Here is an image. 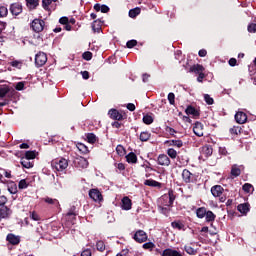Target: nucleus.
Masks as SVG:
<instances>
[{
  "label": "nucleus",
  "mask_w": 256,
  "mask_h": 256,
  "mask_svg": "<svg viewBox=\"0 0 256 256\" xmlns=\"http://www.w3.org/2000/svg\"><path fill=\"white\" fill-rule=\"evenodd\" d=\"M9 199L0 194V219H7L11 215V208L7 207Z\"/></svg>",
  "instance_id": "f257e3e1"
},
{
  "label": "nucleus",
  "mask_w": 256,
  "mask_h": 256,
  "mask_svg": "<svg viewBox=\"0 0 256 256\" xmlns=\"http://www.w3.org/2000/svg\"><path fill=\"white\" fill-rule=\"evenodd\" d=\"M51 167L57 171H65L69 167V161L65 158L55 159L52 160Z\"/></svg>",
  "instance_id": "f03ea898"
},
{
  "label": "nucleus",
  "mask_w": 256,
  "mask_h": 256,
  "mask_svg": "<svg viewBox=\"0 0 256 256\" xmlns=\"http://www.w3.org/2000/svg\"><path fill=\"white\" fill-rule=\"evenodd\" d=\"M211 193L213 197H219L220 203H225L227 201V196H223V193H225V188L221 185H215L211 188Z\"/></svg>",
  "instance_id": "7ed1b4c3"
},
{
  "label": "nucleus",
  "mask_w": 256,
  "mask_h": 256,
  "mask_svg": "<svg viewBox=\"0 0 256 256\" xmlns=\"http://www.w3.org/2000/svg\"><path fill=\"white\" fill-rule=\"evenodd\" d=\"M30 28L34 33H41L45 29V22L42 19L36 18L31 22Z\"/></svg>",
  "instance_id": "20e7f679"
},
{
  "label": "nucleus",
  "mask_w": 256,
  "mask_h": 256,
  "mask_svg": "<svg viewBox=\"0 0 256 256\" xmlns=\"http://www.w3.org/2000/svg\"><path fill=\"white\" fill-rule=\"evenodd\" d=\"M73 165L76 169H87V167H89V161L83 156H77L73 160Z\"/></svg>",
  "instance_id": "39448f33"
},
{
  "label": "nucleus",
  "mask_w": 256,
  "mask_h": 256,
  "mask_svg": "<svg viewBox=\"0 0 256 256\" xmlns=\"http://www.w3.org/2000/svg\"><path fill=\"white\" fill-rule=\"evenodd\" d=\"M182 179L184 183H196L197 182V175L191 173L188 169H184L182 171Z\"/></svg>",
  "instance_id": "423d86ee"
},
{
  "label": "nucleus",
  "mask_w": 256,
  "mask_h": 256,
  "mask_svg": "<svg viewBox=\"0 0 256 256\" xmlns=\"http://www.w3.org/2000/svg\"><path fill=\"white\" fill-rule=\"evenodd\" d=\"M132 239H134V241H136V243H145V241H147V239H149V236L147 235V232L144 230H137Z\"/></svg>",
  "instance_id": "0eeeda50"
},
{
  "label": "nucleus",
  "mask_w": 256,
  "mask_h": 256,
  "mask_svg": "<svg viewBox=\"0 0 256 256\" xmlns=\"http://www.w3.org/2000/svg\"><path fill=\"white\" fill-rule=\"evenodd\" d=\"M9 11L13 17H18V15H21L23 13V4L16 2L10 4Z\"/></svg>",
  "instance_id": "6e6552de"
},
{
  "label": "nucleus",
  "mask_w": 256,
  "mask_h": 256,
  "mask_svg": "<svg viewBox=\"0 0 256 256\" xmlns=\"http://www.w3.org/2000/svg\"><path fill=\"white\" fill-rule=\"evenodd\" d=\"M88 195L90 199L95 201V203H101V201H103V194L97 188L90 189Z\"/></svg>",
  "instance_id": "1a4fd4ad"
},
{
  "label": "nucleus",
  "mask_w": 256,
  "mask_h": 256,
  "mask_svg": "<svg viewBox=\"0 0 256 256\" xmlns=\"http://www.w3.org/2000/svg\"><path fill=\"white\" fill-rule=\"evenodd\" d=\"M47 63V54L44 52H39L35 56V64L37 67H43Z\"/></svg>",
  "instance_id": "9d476101"
},
{
  "label": "nucleus",
  "mask_w": 256,
  "mask_h": 256,
  "mask_svg": "<svg viewBox=\"0 0 256 256\" xmlns=\"http://www.w3.org/2000/svg\"><path fill=\"white\" fill-rule=\"evenodd\" d=\"M108 115L110 119H113V121H123V114L119 112V110L112 108L108 111Z\"/></svg>",
  "instance_id": "9b49d317"
},
{
  "label": "nucleus",
  "mask_w": 256,
  "mask_h": 256,
  "mask_svg": "<svg viewBox=\"0 0 256 256\" xmlns=\"http://www.w3.org/2000/svg\"><path fill=\"white\" fill-rule=\"evenodd\" d=\"M157 163L162 167H169V165H171V159L167 154H160L157 158Z\"/></svg>",
  "instance_id": "f8f14e48"
},
{
  "label": "nucleus",
  "mask_w": 256,
  "mask_h": 256,
  "mask_svg": "<svg viewBox=\"0 0 256 256\" xmlns=\"http://www.w3.org/2000/svg\"><path fill=\"white\" fill-rule=\"evenodd\" d=\"M6 241H8V243H10V245H19V243H21V237L16 236L13 233H9L6 236Z\"/></svg>",
  "instance_id": "ddd939ff"
},
{
  "label": "nucleus",
  "mask_w": 256,
  "mask_h": 256,
  "mask_svg": "<svg viewBox=\"0 0 256 256\" xmlns=\"http://www.w3.org/2000/svg\"><path fill=\"white\" fill-rule=\"evenodd\" d=\"M203 129H204L203 123L196 122L193 127V132L197 137H203L204 135Z\"/></svg>",
  "instance_id": "4468645a"
},
{
  "label": "nucleus",
  "mask_w": 256,
  "mask_h": 256,
  "mask_svg": "<svg viewBox=\"0 0 256 256\" xmlns=\"http://www.w3.org/2000/svg\"><path fill=\"white\" fill-rule=\"evenodd\" d=\"M188 72L195 73V75H199L200 73L205 72V67H203V65L201 64H194L189 68Z\"/></svg>",
  "instance_id": "2eb2a0df"
},
{
  "label": "nucleus",
  "mask_w": 256,
  "mask_h": 256,
  "mask_svg": "<svg viewBox=\"0 0 256 256\" xmlns=\"http://www.w3.org/2000/svg\"><path fill=\"white\" fill-rule=\"evenodd\" d=\"M235 121L236 123H239V125L247 123V114H245V112H237L235 114Z\"/></svg>",
  "instance_id": "dca6fc26"
},
{
  "label": "nucleus",
  "mask_w": 256,
  "mask_h": 256,
  "mask_svg": "<svg viewBox=\"0 0 256 256\" xmlns=\"http://www.w3.org/2000/svg\"><path fill=\"white\" fill-rule=\"evenodd\" d=\"M185 113H186V115H192V117H194V119H197V117H199V115H201L199 110L196 109L195 107H193L192 105L187 106Z\"/></svg>",
  "instance_id": "f3484780"
},
{
  "label": "nucleus",
  "mask_w": 256,
  "mask_h": 256,
  "mask_svg": "<svg viewBox=\"0 0 256 256\" xmlns=\"http://www.w3.org/2000/svg\"><path fill=\"white\" fill-rule=\"evenodd\" d=\"M121 207L124 211H130L133 203L131 202V199L129 197H124L122 198V201H121Z\"/></svg>",
  "instance_id": "a211bd4d"
},
{
  "label": "nucleus",
  "mask_w": 256,
  "mask_h": 256,
  "mask_svg": "<svg viewBox=\"0 0 256 256\" xmlns=\"http://www.w3.org/2000/svg\"><path fill=\"white\" fill-rule=\"evenodd\" d=\"M237 210L239 213H242V215H247V213L251 211V205L249 203L239 204Z\"/></svg>",
  "instance_id": "6ab92c4d"
},
{
  "label": "nucleus",
  "mask_w": 256,
  "mask_h": 256,
  "mask_svg": "<svg viewBox=\"0 0 256 256\" xmlns=\"http://www.w3.org/2000/svg\"><path fill=\"white\" fill-rule=\"evenodd\" d=\"M164 144L168 145V147H177L178 149H181V147H183V140H166Z\"/></svg>",
  "instance_id": "aec40b11"
},
{
  "label": "nucleus",
  "mask_w": 256,
  "mask_h": 256,
  "mask_svg": "<svg viewBox=\"0 0 256 256\" xmlns=\"http://www.w3.org/2000/svg\"><path fill=\"white\" fill-rule=\"evenodd\" d=\"M162 256H183V254L177 250L167 248L162 252Z\"/></svg>",
  "instance_id": "412c9836"
},
{
  "label": "nucleus",
  "mask_w": 256,
  "mask_h": 256,
  "mask_svg": "<svg viewBox=\"0 0 256 256\" xmlns=\"http://www.w3.org/2000/svg\"><path fill=\"white\" fill-rule=\"evenodd\" d=\"M25 1H26V7H28L30 11H33L37 9V7H39V0H25Z\"/></svg>",
  "instance_id": "4be33fe9"
},
{
  "label": "nucleus",
  "mask_w": 256,
  "mask_h": 256,
  "mask_svg": "<svg viewBox=\"0 0 256 256\" xmlns=\"http://www.w3.org/2000/svg\"><path fill=\"white\" fill-rule=\"evenodd\" d=\"M171 227L173 229H177L178 231H185V224H183L180 220L171 222Z\"/></svg>",
  "instance_id": "5701e85b"
},
{
  "label": "nucleus",
  "mask_w": 256,
  "mask_h": 256,
  "mask_svg": "<svg viewBox=\"0 0 256 256\" xmlns=\"http://www.w3.org/2000/svg\"><path fill=\"white\" fill-rule=\"evenodd\" d=\"M20 163L22 167H24V169H31L33 168V165H34L33 162H31V160L25 157L21 158Z\"/></svg>",
  "instance_id": "b1692460"
},
{
  "label": "nucleus",
  "mask_w": 256,
  "mask_h": 256,
  "mask_svg": "<svg viewBox=\"0 0 256 256\" xmlns=\"http://www.w3.org/2000/svg\"><path fill=\"white\" fill-rule=\"evenodd\" d=\"M171 207L173 206H169V204H167L166 206H159L158 209L162 215H165V217H169V214L171 213Z\"/></svg>",
  "instance_id": "393cba45"
},
{
  "label": "nucleus",
  "mask_w": 256,
  "mask_h": 256,
  "mask_svg": "<svg viewBox=\"0 0 256 256\" xmlns=\"http://www.w3.org/2000/svg\"><path fill=\"white\" fill-rule=\"evenodd\" d=\"M67 214V217L70 219L71 217L73 219H77V215H79V211H77V207L75 206H72L68 212L66 213Z\"/></svg>",
  "instance_id": "a878e982"
},
{
  "label": "nucleus",
  "mask_w": 256,
  "mask_h": 256,
  "mask_svg": "<svg viewBox=\"0 0 256 256\" xmlns=\"http://www.w3.org/2000/svg\"><path fill=\"white\" fill-rule=\"evenodd\" d=\"M202 154L205 155V157H211L213 155V147H211V145H205L202 148Z\"/></svg>",
  "instance_id": "bb28decb"
},
{
  "label": "nucleus",
  "mask_w": 256,
  "mask_h": 256,
  "mask_svg": "<svg viewBox=\"0 0 256 256\" xmlns=\"http://www.w3.org/2000/svg\"><path fill=\"white\" fill-rule=\"evenodd\" d=\"M216 218H217V215H215V213H213V211L208 210L206 212V216H205L206 223H213V221H215Z\"/></svg>",
  "instance_id": "cd10ccee"
},
{
  "label": "nucleus",
  "mask_w": 256,
  "mask_h": 256,
  "mask_svg": "<svg viewBox=\"0 0 256 256\" xmlns=\"http://www.w3.org/2000/svg\"><path fill=\"white\" fill-rule=\"evenodd\" d=\"M126 161L127 163H132V164L137 163V154H135V152L128 153L126 156Z\"/></svg>",
  "instance_id": "c85d7f7f"
},
{
  "label": "nucleus",
  "mask_w": 256,
  "mask_h": 256,
  "mask_svg": "<svg viewBox=\"0 0 256 256\" xmlns=\"http://www.w3.org/2000/svg\"><path fill=\"white\" fill-rule=\"evenodd\" d=\"M7 189L11 195H16L17 193V184L15 182H9L7 185Z\"/></svg>",
  "instance_id": "c756f323"
},
{
  "label": "nucleus",
  "mask_w": 256,
  "mask_h": 256,
  "mask_svg": "<svg viewBox=\"0 0 256 256\" xmlns=\"http://www.w3.org/2000/svg\"><path fill=\"white\" fill-rule=\"evenodd\" d=\"M44 203H47L48 205H53V207H59V200L55 198L46 197L43 199Z\"/></svg>",
  "instance_id": "7c9ffc66"
},
{
  "label": "nucleus",
  "mask_w": 256,
  "mask_h": 256,
  "mask_svg": "<svg viewBox=\"0 0 256 256\" xmlns=\"http://www.w3.org/2000/svg\"><path fill=\"white\" fill-rule=\"evenodd\" d=\"M207 215V209L205 207H200L196 210V216L198 219H203Z\"/></svg>",
  "instance_id": "2f4dec72"
},
{
  "label": "nucleus",
  "mask_w": 256,
  "mask_h": 256,
  "mask_svg": "<svg viewBox=\"0 0 256 256\" xmlns=\"http://www.w3.org/2000/svg\"><path fill=\"white\" fill-rule=\"evenodd\" d=\"M144 185H146L147 187H161V183H159L153 179L145 180Z\"/></svg>",
  "instance_id": "473e14b6"
},
{
  "label": "nucleus",
  "mask_w": 256,
  "mask_h": 256,
  "mask_svg": "<svg viewBox=\"0 0 256 256\" xmlns=\"http://www.w3.org/2000/svg\"><path fill=\"white\" fill-rule=\"evenodd\" d=\"M168 197H169L168 207H173V203H175V199H176L175 191L169 190Z\"/></svg>",
  "instance_id": "72a5a7b5"
},
{
  "label": "nucleus",
  "mask_w": 256,
  "mask_h": 256,
  "mask_svg": "<svg viewBox=\"0 0 256 256\" xmlns=\"http://www.w3.org/2000/svg\"><path fill=\"white\" fill-rule=\"evenodd\" d=\"M242 189L244 193H253V191H255V187H253V184H250V183H245L242 186Z\"/></svg>",
  "instance_id": "f704fd0d"
},
{
  "label": "nucleus",
  "mask_w": 256,
  "mask_h": 256,
  "mask_svg": "<svg viewBox=\"0 0 256 256\" xmlns=\"http://www.w3.org/2000/svg\"><path fill=\"white\" fill-rule=\"evenodd\" d=\"M87 142L93 145L94 143H97V136L94 133H88L86 134Z\"/></svg>",
  "instance_id": "c9c22d12"
},
{
  "label": "nucleus",
  "mask_w": 256,
  "mask_h": 256,
  "mask_svg": "<svg viewBox=\"0 0 256 256\" xmlns=\"http://www.w3.org/2000/svg\"><path fill=\"white\" fill-rule=\"evenodd\" d=\"M140 13H141V8L139 7L133 8L129 10V17H131V19H135V17H137V15H140Z\"/></svg>",
  "instance_id": "e433bc0d"
},
{
  "label": "nucleus",
  "mask_w": 256,
  "mask_h": 256,
  "mask_svg": "<svg viewBox=\"0 0 256 256\" xmlns=\"http://www.w3.org/2000/svg\"><path fill=\"white\" fill-rule=\"evenodd\" d=\"M139 139L142 142L149 141V139H151V133L148 131L141 132Z\"/></svg>",
  "instance_id": "4c0bfd02"
},
{
  "label": "nucleus",
  "mask_w": 256,
  "mask_h": 256,
  "mask_svg": "<svg viewBox=\"0 0 256 256\" xmlns=\"http://www.w3.org/2000/svg\"><path fill=\"white\" fill-rule=\"evenodd\" d=\"M142 121L145 125H151L155 119H153V116L146 114L143 116Z\"/></svg>",
  "instance_id": "58836bf2"
},
{
  "label": "nucleus",
  "mask_w": 256,
  "mask_h": 256,
  "mask_svg": "<svg viewBox=\"0 0 256 256\" xmlns=\"http://www.w3.org/2000/svg\"><path fill=\"white\" fill-rule=\"evenodd\" d=\"M35 157H37V151H26L25 152V159H29L30 161L35 159Z\"/></svg>",
  "instance_id": "ea45409f"
},
{
  "label": "nucleus",
  "mask_w": 256,
  "mask_h": 256,
  "mask_svg": "<svg viewBox=\"0 0 256 256\" xmlns=\"http://www.w3.org/2000/svg\"><path fill=\"white\" fill-rule=\"evenodd\" d=\"M231 175H232V177H239V175H241V169L235 165L232 166Z\"/></svg>",
  "instance_id": "a19ab883"
},
{
  "label": "nucleus",
  "mask_w": 256,
  "mask_h": 256,
  "mask_svg": "<svg viewBox=\"0 0 256 256\" xmlns=\"http://www.w3.org/2000/svg\"><path fill=\"white\" fill-rule=\"evenodd\" d=\"M10 89L9 86L4 85L0 88V99H3L9 93Z\"/></svg>",
  "instance_id": "79ce46f5"
},
{
  "label": "nucleus",
  "mask_w": 256,
  "mask_h": 256,
  "mask_svg": "<svg viewBox=\"0 0 256 256\" xmlns=\"http://www.w3.org/2000/svg\"><path fill=\"white\" fill-rule=\"evenodd\" d=\"M96 249H97V251H100V253H103V251H105V249H106L105 242H103V240H99L96 243Z\"/></svg>",
  "instance_id": "37998d69"
},
{
  "label": "nucleus",
  "mask_w": 256,
  "mask_h": 256,
  "mask_svg": "<svg viewBox=\"0 0 256 256\" xmlns=\"http://www.w3.org/2000/svg\"><path fill=\"white\" fill-rule=\"evenodd\" d=\"M9 15V9H7V6H0V19L5 18Z\"/></svg>",
  "instance_id": "c03bdc74"
},
{
  "label": "nucleus",
  "mask_w": 256,
  "mask_h": 256,
  "mask_svg": "<svg viewBox=\"0 0 256 256\" xmlns=\"http://www.w3.org/2000/svg\"><path fill=\"white\" fill-rule=\"evenodd\" d=\"M167 155L169 156L170 159H177V150L173 148H169L167 150Z\"/></svg>",
  "instance_id": "a18cd8bd"
},
{
  "label": "nucleus",
  "mask_w": 256,
  "mask_h": 256,
  "mask_svg": "<svg viewBox=\"0 0 256 256\" xmlns=\"http://www.w3.org/2000/svg\"><path fill=\"white\" fill-rule=\"evenodd\" d=\"M143 249H146L148 251H153V249H155V243L153 242H146L143 244Z\"/></svg>",
  "instance_id": "49530a36"
},
{
  "label": "nucleus",
  "mask_w": 256,
  "mask_h": 256,
  "mask_svg": "<svg viewBox=\"0 0 256 256\" xmlns=\"http://www.w3.org/2000/svg\"><path fill=\"white\" fill-rule=\"evenodd\" d=\"M82 58L85 60V61H91L93 59V53L90 52V51H86L82 54Z\"/></svg>",
  "instance_id": "de8ad7c7"
},
{
  "label": "nucleus",
  "mask_w": 256,
  "mask_h": 256,
  "mask_svg": "<svg viewBox=\"0 0 256 256\" xmlns=\"http://www.w3.org/2000/svg\"><path fill=\"white\" fill-rule=\"evenodd\" d=\"M11 67H15L16 69H21L23 67V62L19 60H14L10 62Z\"/></svg>",
  "instance_id": "09e8293b"
},
{
  "label": "nucleus",
  "mask_w": 256,
  "mask_h": 256,
  "mask_svg": "<svg viewBox=\"0 0 256 256\" xmlns=\"http://www.w3.org/2000/svg\"><path fill=\"white\" fill-rule=\"evenodd\" d=\"M116 152L120 157H123V155H125L126 151H125V147H123V145H118L116 147Z\"/></svg>",
  "instance_id": "8fccbe9b"
},
{
  "label": "nucleus",
  "mask_w": 256,
  "mask_h": 256,
  "mask_svg": "<svg viewBox=\"0 0 256 256\" xmlns=\"http://www.w3.org/2000/svg\"><path fill=\"white\" fill-rule=\"evenodd\" d=\"M29 187V184H27V180L22 179L18 183V189H27Z\"/></svg>",
  "instance_id": "3c124183"
},
{
  "label": "nucleus",
  "mask_w": 256,
  "mask_h": 256,
  "mask_svg": "<svg viewBox=\"0 0 256 256\" xmlns=\"http://www.w3.org/2000/svg\"><path fill=\"white\" fill-rule=\"evenodd\" d=\"M184 250L186 251V253H188V255H195V253H197V251H195V248L187 245L184 246Z\"/></svg>",
  "instance_id": "603ef678"
},
{
  "label": "nucleus",
  "mask_w": 256,
  "mask_h": 256,
  "mask_svg": "<svg viewBox=\"0 0 256 256\" xmlns=\"http://www.w3.org/2000/svg\"><path fill=\"white\" fill-rule=\"evenodd\" d=\"M204 101L207 103V105H213V103H215V101L209 94L204 95Z\"/></svg>",
  "instance_id": "864d4df0"
},
{
  "label": "nucleus",
  "mask_w": 256,
  "mask_h": 256,
  "mask_svg": "<svg viewBox=\"0 0 256 256\" xmlns=\"http://www.w3.org/2000/svg\"><path fill=\"white\" fill-rule=\"evenodd\" d=\"M52 0H42V7L45 11H49V5H51Z\"/></svg>",
  "instance_id": "5fc2aeb1"
},
{
  "label": "nucleus",
  "mask_w": 256,
  "mask_h": 256,
  "mask_svg": "<svg viewBox=\"0 0 256 256\" xmlns=\"http://www.w3.org/2000/svg\"><path fill=\"white\" fill-rule=\"evenodd\" d=\"M231 135H239L241 133V128L239 126H234L233 128H230Z\"/></svg>",
  "instance_id": "6e6d98bb"
},
{
  "label": "nucleus",
  "mask_w": 256,
  "mask_h": 256,
  "mask_svg": "<svg viewBox=\"0 0 256 256\" xmlns=\"http://www.w3.org/2000/svg\"><path fill=\"white\" fill-rule=\"evenodd\" d=\"M92 30L94 33H99L101 31V25H97V20L92 23Z\"/></svg>",
  "instance_id": "4d7b16f0"
},
{
  "label": "nucleus",
  "mask_w": 256,
  "mask_h": 256,
  "mask_svg": "<svg viewBox=\"0 0 256 256\" xmlns=\"http://www.w3.org/2000/svg\"><path fill=\"white\" fill-rule=\"evenodd\" d=\"M78 149L84 155L89 153V148H87V146H85L84 144H79Z\"/></svg>",
  "instance_id": "13d9d810"
},
{
  "label": "nucleus",
  "mask_w": 256,
  "mask_h": 256,
  "mask_svg": "<svg viewBox=\"0 0 256 256\" xmlns=\"http://www.w3.org/2000/svg\"><path fill=\"white\" fill-rule=\"evenodd\" d=\"M248 33H256V24L250 23L247 27Z\"/></svg>",
  "instance_id": "bf43d9fd"
},
{
  "label": "nucleus",
  "mask_w": 256,
  "mask_h": 256,
  "mask_svg": "<svg viewBox=\"0 0 256 256\" xmlns=\"http://www.w3.org/2000/svg\"><path fill=\"white\" fill-rule=\"evenodd\" d=\"M168 101H169L170 105H175V93L170 92L168 94Z\"/></svg>",
  "instance_id": "052dcab7"
},
{
  "label": "nucleus",
  "mask_w": 256,
  "mask_h": 256,
  "mask_svg": "<svg viewBox=\"0 0 256 256\" xmlns=\"http://www.w3.org/2000/svg\"><path fill=\"white\" fill-rule=\"evenodd\" d=\"M137 45V40H129L127 43H126V47L128 49H133V47H135Z\"/></svg>",
  "instance_id": "680f3d73"
},
{
  "label": "nucleus",
  "mask_w": 256,
  "mask_h": 256,
  "mask_svg": "<svg viewBox=\"0 0 256 256\" xmlns=\"http://www.w3.org/2000/svg\"><path fill=\"white\" fill-rule=\"evenodd\" d=\"M16 91H23L25 89V82H18L15 86Z\"/></svg>",
  "instance_id": "e2e57ef3"
},
{
  "label": "nucleus",
  "mask_w": 256,
  "mask_h": 256,
  "mask_svg": "<svg viewBox=\"0 0 256 256\" xmlns=\"http://www.w3.org/2000/svg\"><path fill=\"white\" fill-rule=\"evenodd\" d=\"M30 218L33 221H41V217H39V214H37L36 212H32L31 215H30Z\"/></svg>",
  "instance_id": "0e129e2a"
},
{
  "label": "nucleus",
  "mask_w": 256,
  "mask_h": 256,
  "mask_svg": "<svg viewBox=\"0 0 256 256\" xmlns=\"http://www.w3.org/2000/svg\"><path fill=\"white\" fill-rule=\"evenodd\" d=\"M33 37L37 40L38 43H43V35L40 33L34 34Z\"/></svg>",
  "instance_id": "69168bd1"
},
{
  "label": "nucleus",
  "mask_w": 256,
  "mask_h": 256,
  "mask_svg": "<svg viewBox=\"0 0 256 256\" xmlns=\"http://www.w3.org/2000/svg\"><path fill=\"white\" fill-rule=\"evenodd\" d=\"M219 153H220V155H224L225 157H227V155H229V152L227 151L226 147H220Z\"/></svg>",
  "instance_id": "338daca9"
},
{
  "label": "nucleus",
  "mask_w": 256,
  "mask_h": 256,
  "mask_svg": "<svg viewBox=\"0 0 256 256\" xmlns=\"http://www.w3.org/2000/svg\"><path fill=\"white\" fill-rule=\"evenodd\" d=\"M80 256H92L91 249H85Z\"/></svg>",
  "instance_id": "774afa93"
}]
</instances>
